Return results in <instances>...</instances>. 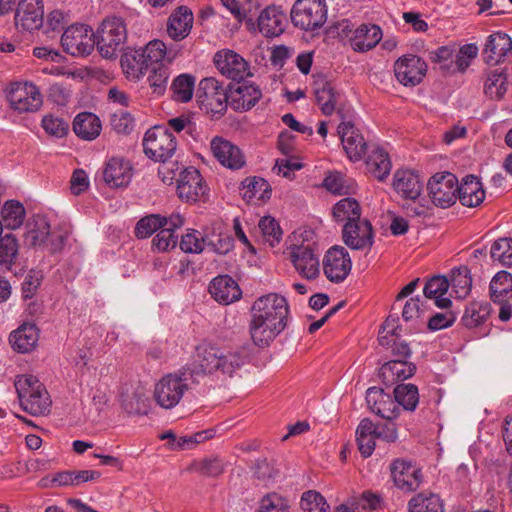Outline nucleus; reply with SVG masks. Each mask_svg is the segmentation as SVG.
<instances>
[{
    "mask_svg": "<svg viewBox=\"0 0 512 512\" xmlns=\"http://www.w3.org/2000/svg\"><path fill=\"white\" fill-rule=\"evenodd\" d=\"M184 224V219L179 214H172L169 217H164L159 214H151L140 219L135 227V234L138 238H147L154 232L160 230L165 225L171 227H181Z\"/></svg>",
    "mask_w": 512,
    "mask_h": 512,
    "instance_id": "29",
    "label": "nucleus"
},
{
    "mask_svg": "<svg viewBox=\"0 0 512 512\" xmlns=\"http://www.w3.org/2000/svg\"><path fill=\"white\" fill-rule=\"evenodd\" d=\"M199 383L192 367H183L163 376L155 385L154 399L164 409L176 407L189 389V382Z\"/></svg>",
    "mask_w": 512,
    "mask_h": 512,
    "instance_id": "2",
    "label": "nucleus"
},
{
    "mask_svg": "<svg viewBox=\"0 0 512 512\" xmlns=\"http://www.w3.org/2000/svg\"><path fill=\"white\" fill-rule=\"evenodd\" d=\"M195 77L191 74L183 73L178 75L171 84L172 98L181 103L190 101L193 97L195 87Z\"/></svg>",
    "mask_w": 512,
    "mask_h": 512,
    "instance_id": "48",
    "label": "nucleus"
},
{
    "mask_svg": "<svg viewBox=\"0 0 512 512\" xmlns=\"http://www.w3.org/2000/svg\"><path fill=\"white\" fill-rule=\"evenodd\" d=\"M151 75L148 77L150 87L153 93L163 95L167 88L168 79L170 76L169 68L166 65H159L157 68L151 70Z\"/></svg>",
    "mask_w": 512,
    "mask_h": 512,
    "instance_id": "62",
    "label": "nucleus"
},
{
    "mask_svg": "<svg viewBox=\"0 0 512 512\" xmlns=\"http://www.w3.org/2000/svg\"><path fill=\"white\" fill-rule=\"evenodd\" d=\"M7 99L11 107L20 113L36 112L43 103L38 87L29 82L12 84Z\"/></svg>",
    "mask_w": 512,
    "mask_h": 512,
    "instance_id": "12",
    "label": "nucleus"
},
{
    "mask_svg": "<svg viewBox=\"0 0 512 512\" xmlns=\"http://www.w3.org/2000/svg\"><path fill=\"white\" fill-rule=\"evenodd\" d=\"M177 228L170 225L163 226L152 240V249L158 252H165L175 248L177 237L174 235V230Z\"/></svg>",
    "mask_w": 512,
    "mask_h": 512,
    "instance_id": "56",
    "label": "nucleus"
},
{
    "mask_svg": "<svg viewBox=\"0 0 512 512\" xmlns=\"http://www.w3.org/2000/svg\"><path fill=\"white\" fill-rule=\"evenodd\" d=\"M209 292L217 302L224 305H228L241 297L238 284L228 275L214 278L209 285Z\"/></svg>",
    "mask_w": 512,
    "mask_h": 512,
    "instance_id": "30",
    "label": "nucleus"
},
{
    "mask_svg": "<svg viewBox=\"0 0 512 512\" xmlns=\"http://www.w3.org/2000/svg\"><path fill=\"white\" fill-rule=\"evenodd\" d=\"M1 216L3 227L16 229L19 228L24 221L25 208L20 202L10 200L4 204L1 210Z\"/></svg>",
    "mask_w": 512,
    "mask_h": 512,
    "instance_id": "51",
    "label": "nucleus"
},
{
    "mask_svg": "<svg viewBox=\"0 0 512 512\" xmlns=\"http://www.w3.org/2000/svg\"><path fill=\"white\" fill-rule=\"evenodd\" d=\"M491 311L492 307L488 302H471L465 308L461 323L468 329L479 327L488 320Z\"/></svg>",
    "mask_w": 512,
    "mask_h": 512,
    "instance_id": "39",
    "label": "nucleus"
},
{
    "mask_svg": "<svg viewBox=\"0 0 512 512\" xmlns=\"http://www.w3.org/2000/svg\"><path fill=\"white\" fill-rule=\"evenodd\" d=\"M193 14L184 6L179 7L168 19L167 33L175 41L183 40L192 28Z\"/></svg>",
    "mask_w": 512,
    "mask_h": 512,
    "instance_id": "34",
    "label": "nucleus"
},
{
    "mask_svg": "<svg viewBox=\"0 0 512 512\" xmlns=\"http://www.w3.org/2000/svg\"><path fill=\"white\" fill-rule=\"evenodd\" d=\"M366 402L369 409L386 420H393L400 414L396 399L386 394L383 389L370 387L366 391Z\"/></svg>",
    "mask_w": 512,
    "mask_h": 512,
    "instance_id": "21",
    "label": "nucleus"
},
{
    "mask_svg": "<svg viewBox=\"0 0 512 512\" xmlns=\"http://www.w3.org/2000/svg\"><path fill=\"white\" fill-rule=\"evenodd\" d=\"M44 8L42 0H20L15 12L17 29L34 31L42 27Z\"/></svg>",
    "mask_w": 512,
    "mask_h": 512,
    "instance_id": "20",
    "label": "nucleus"
},
{
    "mask_svg": "<svg viewBox=\"0 0 512 512\" xmlns=\"http://www.w3.org/2000/svg\"><path fill=\"white\" fill-rule=\"evenodd\" d=\"M507 74L504 70L494 69L487 73L484 92L492 100H500L507 91Z\"/></svg>",
    "mask_w": 512,
    "mask_h": 512,
    "instance_id": "46",
    "label": "nucleus"
},
{
    "mask_svg": "<svg viewBox=\"0 0 512 512\" xmlns=\"http://www.w3.org/2000/svg\"><path fill=\"white\" fill-rule=\"evenodd\" d=\"M68 236V230L61 228L51 231L50 224L45 218L35 217L26 224L23 243L29 248L56 253L63 249Z\"/></svg>",
    "mask_w": 512,
    "mask_h": 512,
    "instance_id": "3",
    "label": "nucleus"
},
{
    "mask_svg": "<svg viewBox=\"0 0 512 512\" xmlns=\"http://www.w3.org/2000/svg\"><path fill=\"white\" fill-rule=\"evenodd\" d=\"M246 362L247 357L239 351L202 344L196 348L191 367L198 379L210 375L224 380L237 375Z\"/></svg>",
    "mask_w": 512,
    "mask_h": 512,
    "instance_id": "1",
    "label": "nucleus"
},
{
    "mask_svg": "<svg viewBox=\"0 0 512 512\" xmlns=\"http://www.w3.org/2000/svg\"><path fill=\"white\" fill-rule=\"evenodd\" d=\"M449 282L457 297H466L472 287V278L468 267L462 266L453 269L451 272V280Z\"/></svg>",
    "mask_w": 512,
    "mask_h": 512,
    "instance_id": "54",
    "label": "nucleus"
},
{
    "mask_svg": "<svg viewBox=\"0 0 512 512\" xmlns=\"http://www.w3.org/2000/svg\"><path fill=\"white\" fill-rule=\"evenodd\" d=\"M211 151L214 157L231 170H238L245 165V158L241 150L222 137H214L211 140Z\"/></svg>",
    "mask_w": 512,
    "mask_h": 512,
    "instance_id": "24",
    "label": "nucleus"
},
{
    "mask_svg": "<svg viewBox=\"0 0 512 512\" xmlns=\"http://www.w3.org/2000/svg\"><path fill=\"white\" fill-rule=\"evenodd\" d=\"M300 504L304 512H327L329 509L325 498L314 490L304 492Z\"/></svg>",
    "mask_w": 512,
    "mask_h": 512,
    "instance_id": "60",
    "label": "nucleus"
},
{
    "mask_svg": "<svg viewBox=\"0 0 512 512\" xmlns=\"http://www.w3.org/2000/svg\"><path fill=\"white\" fill-rule=\"evenodd\" d=\"M352 262L348 251L342 246H333L323 259V271L327 279L334 283L343 282L349 275Z\"/></svg>",
    "mask_w": 512,
    "mask_h": 512,
    "instance_id": "16",
    "label": "nucleus"
},
{
    "mask_svg": "<svg viewBox=\"0 0 512 512\" xmlns=\"http://www.w3.org/2000/svg\"><path fill=\"white\" fill-rule=\"evenodd\" d=\"M213 62L223 76L234 81H242L252 76L249 63L233 50L223 49L216 52Z\"/></svg>",
    "mask_w": 512,
    "mask_h": 512,
    "instance_id": "15",
    "label": "nucleus"
},
{
    "mask_svg": "<svg viewBox=\"0 0 512 512\" xmlns=\"http://www.w3.org/2000/svg\"><path fill=\"white\" fill-rule=\"evenodd\" d=\"M16 237L8 233L0 239V273L13 272L12 268L18 257Z\"/></svg>",
    "mask_w": 512,
    "mask_h": 512,
    "instance_id": "43",
    "label": "nucleus"
},
{
    "mask_svg": "<svg viewBox=\"0 0 512 512\" xmlns=\"http://www.w3.org/2000/svg\"><path fill=\"white\" fill-rule=\"evenodd\" d=\"M342 239L353 250H370L374 243L372 224L365 218L345 223L342 228Z\"/></svg>",
    "mask_w": 512,
    "mask_h": 512,
    "instance_id": "18",
    "label": "nucleus"
},
{
    "mask_svg": "<svg viewBox=\"0 0 512 512\" xmlns=\"http://www.w3.org/2000/svg\"><path fill=\"white\" fill-rule=\"evenodd\" d=\"M73 130L78 137L93 140L100 134L101 123L95 114L82 112L75 117Z\"/></svg>",
    "mask_w": 512,
    "mask_h": 512,
    "instance_id": "40",
    "label": "nucleus"
},
{
    "mask_svg": "<svg viewBox=\"0 0 512 512\" xmlns=\"http://www.w3.org/2000/svg\"><path fill=\"white\" fill-rule=\"evenodd\" d=\"M493 260H498L504 266H512V238L496 240L490 249Z\"/></svg>",
    "mask_w": 512,
    "mask_h": 512,
    "instance_id": "57",
    "label": "nucleus"
},
{
    "mask_svg": "<svg viewBox=\"0 0 512 512\" xmlns=\"http://www.w3.org/2000/svg\"><path fill=\"white\" fill-rule=\"evenodd\" d=\"M416 365L412 362L400 359L390 360L380 368V376L384 383L389 385L412 377L415 374Z\"/></svg>",
    "mask_w": 512,
    "mask_h": 512,
    "instance_id": "35",
    "label": "nucleus"
},
{
    "mask_svg": "<svg viewBox=\"0 0 512 512\" xmlns=\"http://www.w3.org/2000/svg\"><path fill=\"white\" fill-rule=\"evenodd\" d=\"M149 405V398L142 389H126L121 394V406L128 414L145 415Z\"/></svg>",
    "mask_w": 512,
    "mask_h": 512,
    "instance_id": "38",
    "label": "nucleus"
},
{
    "mask_svg": "<svg viewBox=\"0 0 512 512\" xmlns=\"http://www.w3.org/2000/svg\"><path fill=\"white\" fill-rule=\"evenodd\" d=\"M176 147V138L166 127L154 126L145 133L143 149L150 159L164 163L174 155Z\"/></svg>",
    "mask_w": 512,
    "mask_h": 512,
    "instance_id": "7",
    "label": "nucleus"
},
{
    "mask_svg": "<svg viewBox=\"0 0 512 512\" xmlns=\"http://www.w3.org/2000/svg\"><path fill=\"white\" fill-rule=\"evenodd\" d=\"M127 39V29L120 17H108L94 33L95 45L103 58H115Z\"/></svg>",
    "mask_w": 512,
    "mask_h": 512,
    "instance_id": "6",
    "label": "nucleus"
},
{
    "mask_svg": "<svg viewBox=\"0 0 512 512\" xmlns=\"http://www.w3.org/2000/svg\"><path fill=\"white\" fill-rule=\"evenodd\" d=\"M390 472L395 486L399 489L405 492H413L420 487L423 475L421 469L412 462L395 459L390 464Z\"/></svg>",
    "mask_w": 512,
    "mask_h": 512,
    "instance_id": "19",
    "label": "nucleus"
},
{
    "mask_svg": "<svg viewBox=\"0 0 512 512\" xmlns=\"http://www.w3.org/2000/svg\"><path fill=\"white\" fill-rule=\"evenodd\" d=\"M367 171L379 181L390 174L392 164L388 153L380 147H374L366 160Z\"/></svg>",
    "mask_w": 512,
    "mask_h": 512,
    "instance_id": "37",
    "label": "nucleus"
},
{
    "mask_svg": "<svg viewBox=\"0 0 512 512\" xmlns=\"http://www.w3.org/2000/svg\"><path fill=\"white\" fill-rule=\"evenodd\" d=\"M42 127L47 134L57 138H62L67 134L69 124L62 118L49 114L43 117Z\"/></svg>",
    "mask_w": 512,
    "mask_h": 512,
    "instance_id": "63",
    "label": "nucleus"
},
{
    "mask_svg": "<svg viewBox=\"0 0 512 512\" xmlns=\"http://www.w3.org/2000/svg\"><path fill=\"white\" fill-rule=\"evenodd\" d=\"M314 94L322 113L326 116L332 115L335 111L337 95L331 83L325 80L315 82Z\"/></svg>",
    "mask_w": 512,
    "mask_h": 512,
    "instance_id": "45",
    "label": "nucleus"
},
{
    "mask_svg": "<svg viewBox=\"0 0 512 512\" xmlns=\"http://www.w3.org/2000/svg\"><path fill=\"white\" fill-rule=\"evenodd\" d=\"M512 50V39L504 32L491 34L485 43L483 57L487 64H497Z\"/></svg>",
    "mask_w": 512,
    "mask_h": 512,
    "instance_id": "28",
    "label": "nucleus"
},
{
    "mask_svg": "<svg viewBox=\"0 0 512 512\" xmlns=\"http://www.w3.org/2000/svg\"><path fill=\"white\" fill-rule=\"evenodd\" d=\"M61 45L72 56L89 55L95 46L93 30L83 24L71 25L64 31Z\"/></svg>",
    "mask_w": 512,
    "mask_h": 512,
    "instance_id": "11",
    "label": "nucleus"
},
{
    "mask_svg": "<svg viewBox=\"0 0 512 512\" xmlns=\"http://www.w3.org/2000/svg\"><path fill=\"white\" fill-rule=\"evenodd\" d=\"M409 512H444L443 503L438 495L419 493L408 503Z\"/></svg>",
    "mask_w": 512,
    "mask_h": 512,
    "instance_id": "49",
    "label": "nucleus"
},
{
    "mask_svg": "<svg viewBox=\"0 0 512 512\" xmlns=\"http://www.w3.org/2000/svg\"><path fill=\"white\" fill-rule=\"evenodd\" d=\"M39 331L35 324L24 323L14 330L9 336L12 348L18 353L32 351L38 342Z\"/></svg>",
    "mask_w": 512,
    "mask_h": 512,
    "instance_id": "33",
    "label": "nucleus"
},
{
    "mask_svg": "<svg viewBox=\"0 0 512 512\" xmlns=\"http://www.w3.org/2000/svg\"><path fill=\"white\" fill-rule=\"evenodd\" d=\"M20 405L33 416L45 415L50 411L51 400L44 385L34 375H20L15 380Z\"/></svg>",
    "mask_w": 512,
    "mask_h": 512,
    "instance_id": "5",
    "label": "nucleus"
},
{
    "mask_svg": "<svg viewBox=\"0 0 512 512\" xmlns=\"http://www.w3.org/2000/svg\"><path fill=\"white\" fill-rule=\"evenodd\" d=\"M102 177L111 188L127 186L132 178V166L123 158L113 157L106 162Z\"/></svg>",
    "mask_w": 512,
    "mask_h": 512,
    "instance_id": "27",
    "label": "nucleus"
},
{
    "mask_svg": "<svg viewBox=\"0 0 512 512\" xmlns=\"http://www.w3.org/2000/svg\"><path fill=\"white\" fill-rule=\"evenodd\" d=\"M146 71L163 65L166 55V45L161 40H152L145 47L140 48Z\"/></svg>",
    "mask_w": 512,
    "mask_h": 512,
    "instance_id": "50",
    "label": "nucleus"
},
{
    "mask_svg": "<svg viewBox=\"0 0 512 512\" xmlns=\"http://www.w3.org/2000/svg\"><path fill=\"white\" fill-rule=\"evenodd\" d=\"M393 187L401 197L416 200L422 191L420 178L411 170H397L394 174Z\"/></svg>",
    "mask_w": 512,
    "mask_h": 512,
    "instance_id": "31",
    "label": "nucleus"
},
{
    "mask_svg": "<svg viewBox=\"0 0 512 512\" xmlns=\"http://www.w3.org/2000/svg\"><path fill=\"white\" fill-rule=\"evenodd\" d=\"M290 16L294 26L305 31H313L320 28L327 19L326 4L321 0H297Z\"/></svg>",
    "mask_w": 512,
    "mask_h": 512,
    "instance_id": "8",
    "label": "nucleus"
},
{
    "mask_svg": "<svg viewBox=\"0 0 512 512\" xmlns=\"http://www.w3.org/2000/svg\"><path fill=\"white\" fill-rule=\"evenodd\" d=\"M338 134L348 158L359 161L367 150V143L360 131L351 122H342L338 126Z\"/></svg>",
    "mask_w": 512,
    "mask_h": 512,
    "instance_id": "22",
    "label": "nucleus"
},
{
    "mask_svg": "<svg viewBox=\"0 0 512 512\" xmlns=\"http://www.w3.org/2000/svg\"><path fill=\"white\" fill-rule=\"evenodd\" d=\"M427 68L426 62L414 54L403 55L394 63L395 77L406 87L420 84L427 73Z\"/></svg>",
    "mask_w": 512,
    "mask_h": 512,
    "instance_id": "14",
    "label": "nucleus"
},
{
    "mask_svg": "<svg viewBox=\"0 0 512 512\" xmlns=\"http://www.w3.org/2000/svg\"><path fill=\"white\" fill-rule=\"evenodd\" d=\"M208 191L209 188L197 169L189 167L180 174L177 183V195L182 201L187 203L205 201Z\"/></svg>",
    "mask_w": 512,
    "mask_h": 512,
    "instance_id": "13",
    "label": "nucleus"
},
{
    "mask_svg": "<svg viewBox=\"0 0 512 512\" xmlns=\"http://www.w3.org/2000/svg\"><path fill=\"white\" fill-rule=\"evenodd\" d=\"M198 97L207 112L213 117L222 116L230 103L225 88L213 77L204 78L199 83Z\"/></svg>",
    "mask_w": 512,
    "mask_h": 512,
    "instance_id": "9",
    "label": "nucleus"
},
{
    "mask_svg": "<svg viewBox=\"0 0 512 512\" xmlns=\"http://www.w3.org/2000/svg\"><path fill=\"white\" fill-rule=\"evenodd\" d=\"M190 470L198 472L206 477H217L224 471V465L219 458H206L200 461H195L190 466Z\"/></svg>",
    "mask_w": 512,
    "mask_h": 512,
    "instance_id": "58",
    "label": "nucleus"
},
{
    "mask_svg": "<svg viewBox=\"0 0 512 512\" xmlns=\"http://www.w3.org/2000/svg\"><path fill=\"white\" fill-rule=\"evenodd\" d=\"M206 237H203L197 230H190L182 236L180 249L185 253H201L206 244Z\"/></svg>",
    "mask_w": 512,
    "mask_h": 512,
    "instance_id": "61",
    "label": "nucleus"
},
{
    "mask_svg": "<svg viewBox=\"0 0 512 512\" xmlns=\"http://www.w3.org/2000/svg\"><path fill=\"white\" fill-rule=\"evenodd\" d=\"M311 231L305 230L298 236L294 235L285 252L296 272L306 280H315L320 275V260L314 251V243L308 241Z\"/></svg>",
    "mask_w": 512,
    "mask_h": 512,
    "instance_id": "4",
    "label": "nucleus"
},
{
    "mask_svg": "<svg viewBox=\"0 0 512 512\" xmlns=\"http://www.w3.org/2000/svg\"><path fill=\"white\" fill-rule=\"evenodd\" d=\"M259 229L263 238L271 247L278 244L282 238V230L278 222L271 216H265L259 221Z\"/></svg>",
    "mask_w": 512,
    "mask_h": 512,
    "instance_id": "59",
    "label": "nucleus"
},
{
    "mask_svg": "<svg viewBox=\"0 0 512 512\" xmlns=\"http://www.w3.org/2000/svg\"><path fill=\"white\" fill-rule=\"evenodd\" d=\"M361 206L354 198H343L338 201L332 210V215L337 222H354L361 219Z\"/></svg>",
    "mask_w": 512,
    "mask_h": 512,
    "instance_id": "44",
    "label": "nucleus"
},
{
    "mask_svg": "<svg viewBox=\"0 0 512 512\" xmlns=\"http://www.w3.org/2000/svg\"><path fill=\"white\" fill-rule=\"evenodd\" d=\"M382 38V31L374 24H362L351 38V46L357 52H366L374 48Z\"/></svg>",
    "mask_w": 512,
    "mask_h": 512,
    "instance_id": "36",
    "label": "nucleus"
},
{
    "mask_svg": "<svg viewBox=\"0 0 512 512\" xmlns=\"http://www.w3.org/2000/svg\"><path fill=\"white\" fill-rule=\"evenodd\" d=\"M262 92L258 86L242 81L230 86V105L235 111H247L260 100Z\"/></svg>",
    "mask_w": 512,
    "mask_h": 512,
    "instance_id": "25",
    "label": "nucleus"
},
{
    "mask_svg": "<svg viewBox=\"0 0 512 512\" xmlns=\"http://www.w3.org/2000/svg\"><path fill=\"white\" fill-rule=\"evenodd\" d=\"M394 397L399 406L414 411L419 402L418 388L414 384H399L394 389Z\"/></svg>",
    "mask_w": 512,
    "mask_h": 512,
    "instance_id": "53",
    "label": "nucleus"
},
{
    "mask_svg": "<svg viewBox=\"0 0 512 512\" xmlns=\"http://www.w3.org/2000/svg\"><path fill=\"white\" fill-rule=\"evenodd\" d=\"M450 287L449 280L444 276H434L424 286L423 293L426 298L435 299L437 307L446 309L452 302L449 298H442Z\"/></svg>",
    "mask_w": 512,
    "mask_h": 512,
    "instance_id": "41",
    "label": "nucleus"
},
{
    "mask_svg": "<svg viewBox=\"0 0 512 512\" xmlns=\"http://www.w3.org/2000/svg\"><path fill=\"white\" fill-rule=\"evenodd\" d=\"M121 67L130 79H139L147 71L143 62L140 48H127L121 56Z\"/></svg>",
    "mask_w": 512,
    "mask_h": 512,
    "instance_id": "42",
    "label": "nucleus"
},
{
    "mask_svg": "<svg viewBox=\"0 0 512 512\" xmlns=\"http://www.w3.org/2000/svg\"><path fill=\"white\" fill-rule=\"evenodd\" d=\"M289 503L277 493L265 495L260 502L259 512H288Z\"/></svg>",
    "mask_w": 512,
    "mask_h": 512,
    "instance_id": "64",
    "label": "nucleus"
},
{
    "mask_svg": "<svg viewBox=\"0 0 512 512\" xmlns=\"http://www.w3.org/2000/svg\"><path fill=\"white\" fill-rule=\"evenodd\" d=\"M457 198L467 207L480 205L485 198V191L481 182L474 175H467L461 184L457 182Z\"/></svg>",
    "mask_w": 512,
    "mask_h": 512,
    "instance_id": "32",
    "label": "nucleus"
},
{
    "mask_svg": "<svg viewBox=\"0 0 512 512\" xmlns=\"http://www.w3.org/2000/svg\"><path fill=\"white\" fill-rule=\"evenodd\" d=\"M379 344L383 347L390 348L395 359L406 360L411 356L412 350L409 344L398 337H388L381 335L378 338Z\"/></svg>",
    "mask_w": 512,
    "mask_h": 512,
    "instance_id": "55",
    "label": "nucleus"
},
{
    "mask_svg": "<svg viewBox=\"0 0 512 512\" xmlns=\"http://www.w3.org/2000/svg\"><path fill=\"white\" fill-rule=\"evenodd\" d=\"M287 24V15L280 6L269 5L258 16L259 31L266 37L279 36Z\"/></svg>",
    "mask_w": 512,
    "mask_h": 512,
    "instance_id": "26",
    "label": "nucleus"
},
{
    "mask_svg": "<svg viewBox=\"0 0 512 512\" xmlns=\"http://www.w3.org/2000/svg\"><path fill=\"white\" fill-rule=\"evenodd\" d=\"M250 335L255 345L268 346L285 328L286 324H278L251 313Z\"/></svg>",
    "mask_w": 512,
    "mask_h": 512,
    "instance_id": "23",
    "label": "nucleus"
},
{
    "mask_svg": "<svg viewBox=\"0 0 512 512\" xmlns=\"http://www.w3.org/2000/svg\"><path fill=\"white\" fill-rule=\"evenodd\" d=\"M251 313L265 319H271L278 324H286L289 314V306L285 297L269 293L259 297L252 305Z\"/></svg>",
    "mask_w": 512,
    "mask_h": 512,
    "instance_id": "17",
    "label": "nucleus"
},
{
    "mask_svg": "<svg viewBox=\"0 0 512 512\" xmlns=\"http://www.w3.org/2000/svg\"><path fill=\"white\" fill-rule=\"evenodd\" d=\"M490 297L494 302H501L509 293L512 296V274L507 271L498 272L490 282Z\"/></svg>",
    "mask_w": 512,
    "mask_h": 512,
    "instance_id": "52",
    "label": "nucleus"
},
{
    "mask_svg": "<svg viewBox=\"0 0 512 512\" xmlns=\"http://www.w3.org/2000/svg\"><path fill=\"white\" fill-rule=\"evenodd\" d=\"M427 189L436 206L448 208L457 200V177L450 172L436 173L429 179Z\"/></svg>",
    "mask_w": 512,
    "mask_h": 512,
    "instance_id": "10",
    "label": "nucleus"
},
{
    "mask_svg": "<svg viewBox=\"0 0 512 512\" xmlns=\"http://www.w3.org/2000/svg\"><path fill=\"white\" fill-rule=\"evenodd\" d=\"M241 185L242 197L247 202L264 200L270 197L269 184L263 178H246Z\"/></svg>",
    "mask_w": 512,
    "mask_h": 512,
    "instance_id": "47",
    "label": "nucleus"
}]
</instances>
